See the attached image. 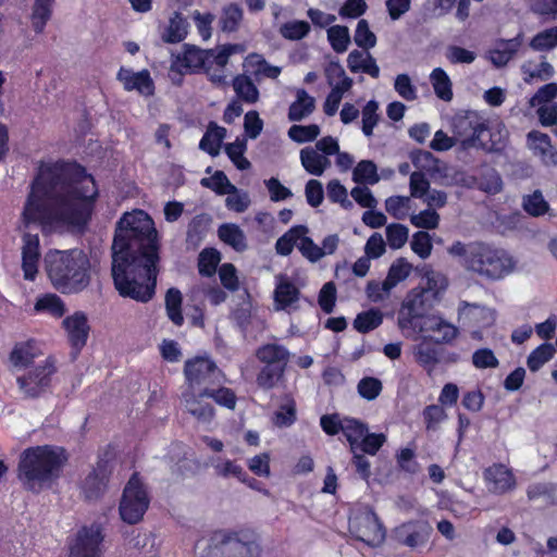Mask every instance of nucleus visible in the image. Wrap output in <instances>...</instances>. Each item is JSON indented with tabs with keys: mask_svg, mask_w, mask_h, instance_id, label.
I'll return each mask as SVG.
<instances>
[{
	"mask_svg": "<svg viewBox=\"0 0 557 557\" xmlns=\"http://www.w3.org/2000/svg\"><path fill=\"white\" fill-rule=\"evenodd\" d=\"M448 252L458 258L467 271L487 281L503 280L516 267V260L506 249L483 242L465 244L457 240Z\"/></svg>",
	"mask_w": 557,
	"mask_h": 557,
	"instance_id": "nucleus-4",
	"label": "nucleus"
},
{
	"mask_svg": "<svg viewBox=\"0 0 557 557\" xmlns=\"http://www.w3.org/2000/svg\"><path fill=\"white\" fill-rule=\"evenodd\" d=\"M226 136V129L219 126L215 122H210L207 131L199 143V148L211 157L220 153L223 139Z\"/></svg>",
	"mask_w": 557,
	"mask_h": 557,
	"instance_id": "nucleus-27",
	"label": "nucleus"
},
{
	"mask_svg": "<svg viewBox=\"0 0 557 557\" xmlns=\"http://www.w3.org/2000/svg\"><path fill=\"white\" fill-rule=\"evenodd\" d=\"M54 372V363L48 358L44 364H38L25 375L18 376L16 383L25 398H38L49 388Z\"/></svg>",
	"mask_w": 557,
	"mask_h": 557,
	"instance_id": "nucleus-13",
	"label": "nucleus"
},
{
	"mask_svg": "<svg viewBox=\"0 0 557 557\" xmlns=\"http://www.w3.org/2000/svg\"><path fill=\"white\" fill-rule=\"evenodd\" d=\"M219 373L216 363L208 356L187 359L184 364V375L188 384L187 392H197V387L213 385Z\"/></svg>",
	"mask_w": 557,
	"mask_h": 557,
	"instance_id": "nucleus-12",
	"label": "nucleus"
},
{
	"mask_svg": "<svg viewBox=\"0 0 557 557\" xmlns=\"http://www.w3.org/2000/svg\"><path fill=\"white\" fill-rule=\"evenodd\" d=\"M160 244L153 220L144 210L125 212L112 243V280L123 298L147 304L156 295Z\"/></svg>",
	"mask_w": 557,
	"mask_h": 557,
	"instance_id": "nucleus-2",
	"label": "nucleus"
},
{
	"mask_svg": "<svg viewBox=\"0 0 557 557\" xmlns=\"http://www.w3.org/2000/svg\"><path fill=\"white\" fill-rule=\"evenodd\" d=\"M320 134V127L317 124L293 125L288 129V136L296 143H310L317 139Z\"/></svg>",
	"mask_w": 557,
	"mask_h": 557,
	"instance_id": "nucleus-54",
	"label": "nucleus"
},
{
	"mask_svg": "<svg viewBox=\"0 0 557 557\" xmlns=\"http://www.w3.org/2000/svg\"><path fill=\"white\" fill-rule=\"evenodd\" d=\"M315 108V100L304 88L297 89L296 100L288 108V120L299 122L310 115Z\"/></svg>",
	"mask_w": 557,
	"mask_h": 557,
	"instance_id": "nucleus-28",
	"label": "nucleus"
},
{
	"mask_svg": "<svg viewBox=\"0 0 557 557\" xmlns=\"http://www.w3.org/2000/svg\"><path fill=\"white\" fill-rule=\"evenodd\" d=\"M352 180L357 184H376L380 180L376 164L371 160L358 162L352 172Z\"/></svg>",
	"mask_w": 557,
	"mask_h": 557,
	"instance_id": "nucleus-44",
	"label": "nucleus"
},
{
	"mask_svg": "<svg viewBox=\"0 0 557 557\" xmlns=\"http://www.w3.org/2000/svg\"><path fill=\"white\" fill-rule=\"evenodd\" d=\"M300 298L299 288L286 276L280 275L274 289V302L278 310H286Z\"/></svg>",
	"mask_w": 557,
	"mask_h": 557,
	"instance_id": "nucleus-24",
	"label": "nucleus"
},
{
	"mask_svg": "<svg viewBox=\"0 0 557 557\" xmlns=\"http://www.w3.org/2000/svg\"><path fill=\"white\" fill-rule=\"evenodd\" d=\"M36 311H46L54 318H62L66 311L64 301L55 294H46L35 304Z\"/></svg>",
	"mask_w": 557,
	"mask_h": 557,
	"instance_id": "nucleus-47",
	"label": "nucleus"
},
{
	"mask_svg": "<svg viewBox=\"0 0 557 557\" xmlns=\"http://www.w3.org/2000/svg\"><path fill=\"white\" fill-rule=\"evenodd\" d=\"M432 336H425L413 350L414 359L429 374L435 369L440 362V352L437 345Z\"/></svg>",
	"mask_w": 557,
	"mask_h": 557,
	"instance_id": "nucleus-23",
	"label": "nucleus"
},
{
	"mask_svg": "<svg viewBox=\"0 0 557 557\" xmlns=\"http://www.w3.org/2000/svg\"><path fill=\"white\" fill-rule=\"evenodd\" d=\"M411 249L421 259H426L431 256L433 244L430 234L425 231H418L412 235Z\"/></svg>",
	"mask_w": 557,
	"mask_h": 557,
	"instance_id": "nucleus-57",
	"label": "nucleus"
},
{
	"mask_svg": "<svg viewBox=\"0 0 557 557\" xmlns=\"http://www.w3.org/2000/svg\"><path fill=\"white\" fill-rule=\"evenodd\" d=\"M310 33V25L306 21L286 22L281 27V35L288 40H300Z\"/></svg>",
	"mask_w": 557,
	"mask_h": 557,
	"instance_id": "nucleus-55",
	"label": "nucleus"
},
{
	"mask_svg": "<svg viewBox=\"0 0 557 557\" xmlns=\"http://www.w3.org/2000/svg\"><path fill=\"white\" fill-rule=\"evenodd\" d=\"M447 413L443 406L428 405L422 410V419L426 431H437L440 424L447 419Z\"/></svg>",
	"mask_w": 557,
	"mask_h": 557,
	"instance_id": "nucleus-50",
	"label": "nucleus"
},
{
	"mask_svg": "<svg viewBox=\"0 0 557 557\" xmlns=\"http://www.w3.org/2000/svg\"><path fill=\"white\" fill-rule=\"evenodd\" d=\"M472 364L476 369H495L499 361L492 349L479 348L472 354Z\"/></svg>",
	"mask_w": 557,
	"mask_h": 557,
	"instance_id": "nucleus-64",
	"label": "nucleus"
},
{
	"mask_svg": "<svg viewBox=\"0 0 557 557\" xmlns=\"http://www.w3.org/2000/svg\"><path fill=\"white\" fill-rule=\"evenodd\" d=\"M355 44L364 49L369 50L376 45V36L370 29L369 24L366 20H360L357 24L354 37Z\"/></svg>",
	"mask_w": 557,
	"mask_h": 557,
	"instance_id": "nucleus-56",
	"label": "nucleus"
},
{
	"mask_svg": "<svg viewBox=\"0 0 557 557\" xmlns=\"http://www.w3.org/2000/svg\"><path fill=\"white\" fill-rule=\"evenodd\" d=\"M211 223V218L206 214L195 215L187 226L186 245L188 248L197 249L203 242Z\"/></svg>",
	"mask_w": 557,
	"mask_h": 557,
	"instance_id": "nucleus-26",
	"label": "nucleus"
},
{
	"mask_svg": "<svg viewBox=\"0 0 557 557\" xmlns=\"http://www.w3.org/2000/svg\"><path fill=\"white\" fill-rule=\"evenodd\" d=\"M433 533L432 525L425 520H410L394 530L396 541L407 547L425 545Z\"/></svg>",
	"mask_w": 557,
	"mask_h": 557,
	"instance_id": "nucleus-16",
	"label": "nucleus"
},
{
	"mask_svg": "<svg viewBox=\"0 0 557 557\" xmlns=\"http://www.w3.org/2000/svg\"><path fill=\"white\" fill-rule=\"evenodd\" d=\"M247 150L246 139L236 138L234 143L225 145V153L233 162V164L240 171L250 169L251 163L244 156Z\"/></svg>",
	"mask_w": 557,
	"mask_h": 557,
	"instance_id": "nucleus-43",
	"label": "nucleus"
},
{
	"mask_svg": "<svg viewBox=\"0 0 557 557\" xmlns=\"http://www.w3.org/2000/svg\"><path fill=\"white\" fill-rule=\"evenodd\" d=\"M523 34L520 32L510 39H499L496 47L488 51L490 61L496 67L506 66L518 53L522 46Z\"/></svg>",
	"mask_w": 557,
	"mask_h": 557,
	"instance_id": "nucleus-22",
	"label": "nucleus"
},
{
	"mask_svg": "<svg viewBox=\"0 0 557 557\" xmlns=\"http://www.w3.org/2000/svg\"><path fill=\"white\" fill-rule=\"evenodd\" d=\"M523 208L532 216H540L547 212L548 203L544 199L542 193L540 190H535L532 195L524 198Z\"/></svg>",
	"mask_w": 557,
	"mask_h": 557,
	"instance_id": "nucleus-63",
	"label": "nucleus"
},
{
	"mask_svg": "<svg viewBox=\"0 0 557 557\" xmlns=\"http://www.w3.org/2000/svg\"><path fill=\"white\" fill-rule=\"evenodd\" d=\"M35 349V342L33 339H29V341H26V342H23V343H17L12 351L10 352V360L11 362L15 366V367H21V368H27L29 367L35 358H36V352L34 351Z\"/></svg>",
	"mask_w": 557,
	"mask_h": 557,
	"instance_id": "nucleus-39",
	"label": "nucleus"
},
{
	"mask_svg": "<svg viewBox=\"0 0 557 557\" xmlns=\"http://www.w3.org/2000/svg\"><path fill=\"white\" fill-rule=\"evenodd\" d=\"M297 420L296 401L289 397L284 404L280 405L274 413V423L280 428H288Z\"/></svg>",
	"mask_w": 557,
	"mask_h": 557,
	"instance_id": "nucleus-52",
	"label": "nucleus"
},
{
	"mask_svg": "<svg viewBox=\"0 0 557 557\" xmlns=\"http://www.w3.org/2000/svg\"><path fill=\"white\" fill-rule=\"evenodd\" d=\"M386 442V436L383 433H369L363 435L362 440L358 445V450L364 454L374 456L382 448Z\"/></svg>",
	"mask_w": 557,
	"mask_h": 557,
	"instance_id": "nucleus-61",
	"label": "nucleus"
},
{
	"mask_svg": "<svg viewBox=\"0 0 557 557\" xmlns=\"http://www.w3.org/2000/svg\"><path fill=\"white\" fill-rule=\"evenodd\" d=\"M185 69L188 74L205 73L208 76L209 72V51L201 49L194 45L185 44L183 52L174 55Z\"/></svg>",
	"mask_w": 557,
	"mask_h": 557,
	"instance_id": "nucleus-21",
	"label": "nucleus"
},
{
	"mask_svg": "<svg viewBox=\"0 0 557 557\" xmlns=\"http://www.w3.org/2000/svg\"><path fill=\"white\" fill-rule=\"evenodd\" d=\"M45 268L52 286L63 295H76L91 282V264L81 249L49 251Z\"/></svg>",
	"mask_w": 557,
	"mask_h": 557,
	"instance_id": "nucleus-5",
	"label": "nucleus"
},
{
	"mask_svg": "<svg viewBox=\"0 0 557 557\" xmlns=\"http://www.w3.org/2000/svg\"><path fill=\"white\" fill-rule=\"evenodd\" d=\"M369 431L368 424L356 418H345L343 425V434L345 435L350 451L355 453L358 450V445L362 440L363 435Z\"/></svg>",
	"mask_w": 557,
	"mask_h": 557,
	"instance_id": "nucleus-36",
	"label": "nucleus"
},
{
	"mask_svg": "<svg viewBox=\"0 0 557 557\" xmlns=\"http://www.w3.org/2000/svg\"><path fill=\"white\" fill-rule=\"evenodd\" d=\"M221 261L220 252L214 248H205L198 258V271L202 276H211L215 273Z\"/></svg>",
	"mask_w": 557,
	"mask_h": 557,
	"instance_id": "nucleus-49",
	"label": "nucleus"
},
{
	"mask_svg": "<svg viewBox=\"0 0 557 557\" xmlns=\"http://www.w3.org/2000/svg\"><path fill=\"white\" fill-rule=\"evenodd\" d=\"M236 46L232 44L224 45L221 49H207L209 51V81L219 87L225 86L226 74L225 66L228 63L230 57L235 52Z\"/></svg>",
	"mask_w": 557,
	"mask_h": 557,
	"instance_id": "nucleus-20",
	"label": "nucleus"
},
{
	"mask_svg": "<svg viewBox=\"0 0 557 557\" xmlns=\"http://www.w3.org/2000/svg\"><path fill=\"white\" fill-rule=\"evenodd\" d=\"M383 322V315L380 310L370 309L357 314L354 320V327L362 334L369 333L379 327Z\"/></svg>",
	"mask_w": 557,
	"mask_h": 557,
	"instance_id": "nucleus-45",
	"label": "nucleus"
},
{
	"mask_svg": "<svg viewBox=\"0 0 557 557\" xmlns=\"http://www.w3.org/2000/svg\"><path fill=\"white\" fill-rule=\"evenodd\" d=\"M116 79L122 83L124 90L137 91L139 95L149 97L154 94V83L148 70L133 72L131 69L121 66Z\"/></svg>",
	"mask_w": 557,
	"mask_h": 557,
	"instance_id": "nucleus-18",
	"label": "nucleus"
},
{
	"mask_svg": "<svg viewBox=\"0 0 557 557\" xmlns=\"http://www.w3.org/2000/svg\"><path fill=\"white\" fill-rule=\"evenodd\" d=\"M99 198L95 177L77 161L40 162L24 205L25 225H65L84 231Z\"/></svg>",
	"mask_w": 557,
	"mask_h": 557,
	"instance_id": "nucleus-1",
	"label": "nucleus"
},
{
	"mask_svg": "<svg viewBox=\"0 0 557 557\" xmlns=\"http://www.w3.org/2000/svg\"><path fill=\"white\" fill-rule=\"evenodd\" d=\"M69 460L62 446L36 445L25 448L18 458L17 479L26 490L49 486L60 479Z\"/></svg>",
	"mask_w": 557,
	"mask_h": 557,
	"instance_id": "nucleus-3",
	"label": "nucleus"
},
{
	"mask_svg": "<svg viewBox=\"0 0 557 557\" xmlns=\"http://www.w3.org/2000/svg\"><path fill=\"white\" fill-rule=\"evenodd\" d=\"M184 400L190 414L199 420L209 421L213 419L215 410L203 398H212L219 406L227 409H235L237 397L233 389L221 386L219 388L203 387L198 392H185Z\"/></svg>",
	"mask_w": 557,
	"mask_h": 557,
	"instance_id": "nucleus-10",
	"label": "nucleus"
},
{
	"mask_svg": "<svg viewBox=\"0 0 557 557\" xmlns=\"http://www.w3.org/2000/svg\"><path fill=\"white\" fill-rule=\"evenodd\" d=\"M66 331L67 341L71 346V356L76 359L87 344L90 325L85 312L76 311L62 321Z\"/></svg>",
	"mask_w": 557,
	"mask_h": 557,
	"instance_id": "nucleus-15",
	"label": "nucleus"
},
{
	"mask_svg": "<svg viewBox=\"0 0 557 557\" xmlns=\"http://www.w3.org/2000/svg\"><path fill=\"white\" fill-rule=\"evenodd\" d=\"M424 329L432 332H442V329H445V335L436 338V343H451L459 334L457 326L437 315L428 317L424 321Z\"/></svg>",
	"mask_w": 557,
	"mask_h": 557,
	"instance_id": "nucleus-38",
	"label": "nucleus"
},
{
	"mask_svg": "<svg viewBox=\"0 0 557 557\" xmlns=\"http://www.w3.org/2000/svg\"><path fill=\"white\" fill-rule=\"evenodd\" d=\"M336 286L334 282L325 283L319 292L318 304L324 313H332L336 305Z\"/></svg>",
	"mask_w": 557,
	"mask_h": 557,
	"instance_id": "nucleus-59",
	"label": "nucleus"
},
{
	"mask_svg": "<svg viewBox=\"0 0 557 557\" xmlns=\"http://www.w3.org/2000/svg\"><path fill=\"white\" fill-rule=\"evenodd\" d=\"M386 239L392 249L401 248L408 240V227L400 223L386 226Z\"/></svg>",
	"mask_w": 557,
	"mask_h": 557,
	"instance_id": "nucleus-58",
	"label": "nucleus"
},
{
	"mask_svg": "<svg viewBox=\"0 0 557 557\" xmlns=\"http://www.w3.org/2000/svg\"><path fill=\"white\" fill-rule=\"evenodd\" d=\"M104 535L99 525H83L67 541V557H102Z\"/></svg>",
	"mask_w": 557,
	"mask_h": 557,
	"instance_id": "nucleus-11",
	"label": "nucleus"
},
{
	"mask_svg": "<svg viewBox=\"0 0 557 557\" xmlns=\"http://www.w3.org/2000/svg\"><path fill=\"white\" fill-rule=\"evenodd\" d=\"M327 40L336 53H343L350 44V35L347 26L333 25L327 29Z\"/></svg>",
	"mask_w": 557,
	"mask_h": 557,
	"instance_id": "nucleus-48",
	"label": "nucleus"
},
{
	"mask_svg": "<svg viewBox=\"0 0 557 557\" xmlns=\"http://www.w3.org/2000/svg\"><path fill=\"white\" fill-rule=\"evenodd\" d=\"M244 18V11L238 3H228L222 8L219 17V28L223 33H234L238 30Z\"/></svg>",
	"mask_w": 557,
	"mask_h": 557,
	"instance_id": "nucleus-31",
	"label": "nucleus"
},
{
	"mask_svg": "<svg viewBox=\"0 0 557 557\" xmlns=\"http://www.w3.org/2000/svg\"><path fill=\"white\" fill-rule=\"evenodd\" d=\"M309 228L306 225H295L286 233L277 238L275 243L276 253L280 256H289L294 247L298 245V239L304 233H308Z\"/></svg>",
	"mask_w": 557,
	"mask_h": 557,
	"instance_id": "nucleus-37",
	"label": "nucleus"
},
{
	"mask_svg": "<svg viewBox=\"0 0 557 557\" xmlns=\"http://www.w3.org/2000/svg\"><path fill=\"white\" fill-rule=\"evenodd\" d=\"M55 0H35L32 8V25L37 34L44 32L52 15V8Z\"/></svg>",
	"mask_w": 557,
	"mask_h": 557,
	"instance_id": "nucleus-35",
	"label": "nucleus"
},
{
	"mask_svg": "<svg viewBox=\"0 0 557 557\" xmlns=\"http://www.w3.org/2000/svg\"><path fill=\"white\" fill-rule=\"evenodd\" d=\"M22 270L26 281H35L40 261V242L38 234L24 233L22 236Z\"/></svg>",
	"mask_w": 557,
	"mask_h": 557,
	"instance_id": "nucleus-17",
	"label": "nucleus"
},
{
	"mask_svg": "<svg viewBox=\"0 0 557 557\" xmlns=\"http://www.w3.org/2000/svg\"><path fill=\"white\" fill-rule=\"evenodd\" d=\"M352 536L370 547L381 546L386 537L384 525L374 512L356 518L349 523Z\"/></svg>",
	"mask_w": 557,
	"mask_h": 557,
	"instance_id": "nucleus-14",
	"label": "nucleus"
},
{
	"mask_svg": "<svg viewBox=\"0 0 557 557\" xmlns=\"http://www.w3.org/2000/svg\"><path fill=\"white\" fill-rule=\"evenodd\" d=\"M218 236L224 244L236 251H244L247 248L246 236L242 228L234 223H225L219 226Z\"/></svg>",
	"mask_w": 557,
	"mask_h": 557,
	"instance_id": "nucleus-32",
	"label": "nucleus"
},
{
	"mask_svg": "<svg viewBox=\"0 0 557 557\" xmlns=\"http://www.w3.org/2000/svg\"><path fill=\"white\" fill-rule=\"evenodd\" d=\"M488 490L496 495H504L516 487V478L503 463H493L484 470Z\"/></svg>",
	"mask_w": 557,
	"mask_h": 557,
	"instance_id": "nucleus-19",
	"label": "nucleus"
},
{
	"mask_svg": "<svg viewBox=\"0 0 557 557\" xmlns=\"http://www.w3.org/2000/svg\"><path fill=\"white\" fill-rule=\"evenodd\" d=\"M200 184L220 196L237 193V188L230 182L226 174L220 170L215 171L210 177H203Z\"/></svg>",
	"mask_w": 557,
	"mask_h": 557,
	"instance_id": "nucleus-41",
	"label": "nucleus"
},
{
	"mask_svg": "<svg viewBox=\"0 0 557 557\" xmlns=\"http://www.w3.org/2000/svg\"><path fill=\"white\" fill-rule=\"evenodd\" d=\"M261 367L256 375V383L262 391H271L285 381V373L292 354L288 348L278 343H265L255 351Z\"/></svg>",
	"mask_w": 557,
	"mask_h": 557,
	"instance_id": "nucleus-6",
	"label": "nucleus"
},
{
	"mask_svg": "<svg viewBox=\"0 0 557 557\" xmlns=\"http://www.w3.org/2000/svg\"><path fill=\"white\" fill-rule=\"evenodd\" d=\"M529 500L545 499L549 504L557 500V484L552 482H539L530 484L527 488Z\"/></svg>",
	"mask_w": 557,
	"mask_h": 557,
	"instance_id": "nucleus-46",
	"label": "nucleus"
},
{
	"mask_svg": "<svg viewBox=\"0 0 557 557\" xmlns=\"http://www.w3.org/2000/svg\"><path fill=\"white\" fill-rule=\"evenodd\" d=\"M164 307L168 319L177 327L184 322L183 314V294L176 287H170L164 296Z\"/></svg>",
	"mask_w": 557,
	"mask_h": 557,
	"instance_id": "nucleus-29",
	"label": "nucleus"
},
{
	"mask_svg": "<svg viewBox=\"0 0 557 557\" xmlns=\"http://www.w3.org/2000/svg\"><path fill=\"white\" fill-rule=\"evenodd\" d=\"M307 234L308 233H304L299 237L297 248L307 260L317 262L323 257V251Z\"/></svg>",
	"mask_w": 557,
	"mask_h": 557,
	"instance_id": "nucleus-62",
	"label": "nucleus"
},
{
	"mask_svg": "<svg viewBox=\"0 0 557 557\" xmlns=\"http://www.w3.org/2000/svg\"><path fill=\"white\" fill-rule=\"evenodd\" d=\"M410 223L423 230H434L440 224V214L434 209H424L410 218Z\"/></svg>",
	"mask_w": 557,
	"mask_h": 557,
	"instance_id": "nucleus-60",
	"label": "nucleus"
},
{
	"mask_svg": "<svg viewBox=\"0 0 557 557\" xmlns=\"http://www.w3.org/2000/svg\"><path fill=\"white\" fill-rule=\"evenodd\" d=\"M529 146L539 154L544 162L557 165V151L553 149L550 138L540 131L528 133Z\"/></svg>",
	"mask_w": 557,
	"mask_h": 557,
	"instance_id": "nucleus-25",
	"label": "nucleus"
},
{
	"mask_svg": "<svg viewBox=\"0 0 557 557\" xmlns=\"http://www.w3.org/2000/svg\"><path fill=\"white\" fill-rule=\"evenodd\" d=\"M430 78L436 97L443 101H450L454 94L447 73L442 67H436L432 71Z\"/></svg>",
	"mask_w": 557,
	"mask_h": 557,
	"instance_id": "nucleus-40",
	"label": "nucleus"
},
{
	"mask_svg": "<svg viewBox=\"0 0 557 557\" xmlns=\"http://www.w3.org/2000/svg\"><path fill=\"white\" fill-rule=\"evenodd\" d=\"M233 89L237 98L247 103H256L259 100V89L252 79L245 75L238 74L233 79Z\"/></svg>",
	"mask_w": 557,
	"mask_h": 557,
	"instance_id": "nucleus-34",
	"label": "nucleus"
},
{
	"mask_svg": "<svg viewBox=\"0 0 557 557\" xmlns=\"http://www.w3.org/2000/svg\"><path fill=\"white\" fill-rule=\"evenodd\" d=\"M556 348L550 343H543L533 349L527 359V366L530 371H539L555 355Z\"/></svg>",
	"mask_w": 557,
	"mask_h": 557,
	"instance_id": "nucleus-42",
	"label": "nucleus"
},
{
	"mask_svg": "<svg viewBox=\"0 0 557 557\" xmlns=\"http://www.w3.org/2000/svg\"><path fill=\"white\" fill-rule=\"evenodd\" d=\"M300 161L305 170L315 176H321L330 165V161L325 156L318 153L317 150L310 147L301 149Z\"/></svg>",
	"mask_w": 557,
	"mask_h": 557,
	"instance_id": "nucleus-33",
	"label": "nucleus"
},
{
	"mask_svg": "<svg viewBox=\"0 0 557 557\" xmlns=\"http://www.w3.org/2000/svg\"><path fill=\"white\" fill-rule=\"evenodd\" d=\"M188 34V22L181 12H174L168 26L161 33V38L166 44H178L185 40Z\"/></svg>",
	"mask_w": 557,
	"mask_h": 557,
	"instance_id": "nucleus-30",
	"label": "nucleus"
},
{
	"mask_svg": "<svg viewBox=\"0 0 557 557\" xmlns=\"http://www.w3.org/2000/svg\"><path fill=\"white\" fill-rule=\"evenodd\" d=\"M261 546L251 530L212 533L203 557H260Z\"/></svg>",
	"mask_w": 557,
	"mask_h": 557,
	"instance_id": "nucleus-7",
	"label": "nucleus"
},
{
	"mask_svg": "<svg viewBox=\"0 0 557 557\" xmlns=\"http://www.w3.org/2000/svg\"><path fill=\"white\" fill-rule=\"evenodd\" d=\"M150 505V496L140 474L132 473L119 503V515L123 522L134 525L143 521Z\"/></svg>",
	"mask_w": 557,
	"mask_h": 557,
	"instance_id": "nucleus-9",
	"label": "nucleus"
},
{
	"mask_svg": "<svg viewBox=\"0 0 557 557\" xmlns=\"http://www.w3.org/2000/svg\"><path fill=\"white\" fill-rule=\"evenodd\" d=\"M383 385L381 380L374 376L362 377L357 385L359 395L366 400H374L382 393Z\"/></svg>",
	"mask_w": 557,
	"mask_h": 557,
	"instance_id": "nucleus-53",
	"label": "nucleus"
},
{
	"mask_svg": "<svg viewBox=\"0 0 557 557\" xmlns=\"http://www.w3.org/2000/svg\"><path fill=\"white\" fill-rule=\"evenodd\" d=\"M534 51H548L557 46V26L537 33L529 44Z\"/></svg>",
	"mask_w": 557,
	"mask_h": 557,
	"instance_id": "nucleus-51",
	"label": "nucleus"
},
{
	"mask_svg": "<svg viewBox=\"0 0 557 557\" xmlns=\"http://www.w3.org/2000/svg\"><path fill=\"white\" fill-rule=\"evenodd\" d=\"M115 458V447L112 444H108L98 451L95 466L79 483L85 500H98L104 495L114 470Z\"/></svg>",
	"mask_w": 557,
	"mask_h": 557,
	"instance_id": "nucleus-8",
	"label": "nucleus"
}]
</instances>
